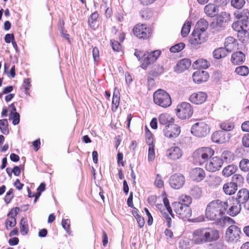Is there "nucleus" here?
Returning <instances> with one entry per match:
<instances>
[{
    "label": "nucleus",
    "mask_w": 249,
    "mask_h": 249,
    "mask_svg": "<svg viewBox=\"0 0 249 249\" xmlns=\"http://www.w3.org/2000/svg\"><path fill=\"white\" fill-rule=\"evenodd\" d=\"M160 53L161 52L160 50L144 52L136 49L134 55L141 63V68L145 70L149 65L153 64L157 60Z\"/></svg>",
    "instance_id": "nucleus-3"
},
{
    "label": "nucleus",
    "mask_w": 249,
    "mask_h": 249,
    "mask_svg": "<svg viewBox=\"0 0 249 249\" xmlns=\"http://www.w3.org/2000/svg\"><path fill=\"white\" fill-rule=\"evenodd\" d=\"M133 33L137 37L144 39L151 36V29L147 28L146 24H138L134 28Z\"/></svg>",
    "instance_id": "nucleus-13"
},
{
    "label": "nucleus",
    "mask_w": 249,
    "mask_h": 249,
    "mask_svg": "<svg viewBox=\"0 0 249 249\" xmlns=\"http://www.w3.org/2000/svg\"><path fill=\"white\" fill-rule=\"evenodd\" d=\"M180 131V127L174 124L166 125L163 129L164 136L169 138H175L178 137Z\"/></svg>",
    "instance_id": "nucleus-14"
},
{
    "label": "nucleus",
    "mask_w": 249,
    "mask_h": 249,
    "mask_svg": "<svg viewBox=\"0 0 249 249\" xmlns=\"http://www.w3.org/2000/svg\"><path fill=\"white\" fill-rule=\"evenodd\" d=\"M209 75L206 71H202L200 72H195L194 73L193 77L194 81L199 84L202 83L203 81H206L208 78Z\"/></svg>",
    "instance_id": "nucleus-28"
},
{
    "label": "nucleus",
    "mask_w": 249,
    "mask_h": 249,
    "mask_svg": "<svg viewBox=\"0 0 249 249\" xmlns=\"http://www.w3.org/2000/svg\"><path fill=\"white\" fill-rule=\"evenodd\" d=\"M179 202L184 203L183 205L189 206L192 203V199L191 197L187 195H182L179 197Z\"/></svg>",
    "instance_id": "nucleus-48"
},
{
    "label": "nucleus",
    "mask_w": 249,
    "mask_h": 249,
    "mask_svg": "<svg viewBox=\"0 0 249 249\" xmlns=\"http://www.w3.org/2000/svg\"><path fill=\"white\" fill-rule=\"evenodd\" d=\"M220 127L222 130L228 131L232 130L233 128L234 124L231 122H226L222 123L220 124Z\"/></svg>",
    "instance_id": "nucleus-50"
},
{
    "label": "nucleus",
    "mask_w": 249,
    "mask_h": 249,
    "mask_svg": "<svg viewBox=\"0 0 249 249\" xmlns=\"http://www.w3.org/2000/svg\"><path fill=\"white\" fill-rule=\"evenodd\" d=\"M191 178L196 181L199 182L203 179L205 177L204 170L201 168H196L192 170L190 172Z\"/></svg>",
    "instance_id": "nucleus-22"
},
{
    "label": "nucleus",
    "mask_w": 249,
    "mask_h": 249,
    "mask_svg": "<svg viewBox=\"0 0 249 249\" xmlns=\"http://www.w3.org/2000/svg\"><path fill=\"white\" fill-rule=\"evenodd\" d=\"M208 27V22L204 19H199L195 27V30L203 32V33H207L206 30Z\"/></svg>",
    "instance_id": "nucleus-33"
},
{
    "label": "nucleus",
    "mask_w": 249,
    "mask_h": 249,
    "mask_svg": "<svg viewBox=\"0 0 249 249\" xmlns=\"http://www.w3.org/2000/svg\"><path fill=\"white\" fill-rule=\"evenodd\" d=\"M214 154L213 150L210 147H201L196 150L193 155L195 162L200 165L205 162Z\"/></svg>",
    "instance_id": "nucleus-5"
},
{
    "label": "nucleus",
    "mask_w": 249,
    "mask_h": 249,
    "mask_svg": "<svg viewBox=\"0 0 249 249\" xmlns=\"http://www.w3.org/2000/svg\"><path fill=\"white\" fill-rule=\"evenodd\" d=\"M154 103L162 107H168L172 104V100L168 93L162 89L156 90L153 94Z\"/></svg>",
    "instance_id": "nucleus-4"
},
{
    "label": "nucleus",
    "mask_w": 249,
    "mask_h": 249,
    "mask_svg": "<svg viewBox=\"0 0 249 249\" xmlns=\"http://www.w3.org/2000/svg\"><path fill=\"white\" fill-rule=\"evenodd\" d=\"M237 43L235 39L232 36L227 37L225 40L224 47L226 51L231 53L236 47Z\"/></svg>",
    "instance_id": "nucleus-26"
},
{
    "label": "nucleus",
    "mask_w": 249,
    "mask_h": 249,
    "mask_svg": "<svg viewBox=\"0 0 249 249\" xmlns=\"http://www.w3.org/2000/svg\"><path fill=\"white\" fill-rule=\"evenodd\" d=\"M229 53L223 47L218 48L215 49L213 52V56L214 58L219 59L226 57Z\"/></svg>",
    "instance_id": "nucleus-32"
},
{
    "label": "nucleus",
    "mask_w": 249,
    "mask_h": 249,
    "mask_svg": "<svg viewBox=\"0 0 249 249\" xmlns=\"http://www.w3.org/2000/svg\"><path fill=\"white\" fill-rule=\"evenodd\" d=\"M235 72L240 76H246L249 73V68L245 65L238 66L236 68Z\"/></svg>",
    "instance_id": "nucleus-36"
},
{
    "label": "nucleus",
    "mask_w": 249,
    "mask_h": 249,
    "mask_svg": "<svg viewBox=\"0 0 249 249\" xmlns=\"http://www.w3.org/2000/svg\"><path fill=\"white\" fill-rule=\"evenodd\" d=\"M245 60L246 55L241 51H236L231 54V62L234 65L242 64Z\"/></svg>",
    "instance_id": "nucleus-19"
},
{
    "label": "nucleus",
    "mask_w": 249,
    "mask_h": 249,
    "mask_svg": "<svg viewBox=\"0 0 249 249\" xmlns=\"http://www.w3.org/2000/svg\"><path fill=\"white\" fill-rule=\"evenodd\" d=\"M223 190L226 195H231L237 190L236 183L232 182L226 183L223 185Z\"/></svg>",
    "instance_id": "nucleus-27"
},
{
    "label": "nucleus",
    "mask_w": 249,
    "mask_h": 249,
    "mask_svg": "<svg viewBox=\"0 0 249 249\" xmlns=\"http://www.w3.org/2000/svg\"><path fill=\"white\" fill-rule=\"evenodd\" d=\"M0 129L1 133L4 135H7L9 133L8 128V121L7 119L0 120Z\"/></svg>",
    "instance_id": "nucleus-40"
},
{
    "label": "nucleus",
    "mask_w": 249,
    "mask_h": 249,
    "mask_svg": "<svg viewBox=\"0 0 249 249\" xmlns=\"http://www.w3.org/2000/svg\"><path fill=\"white\" fill-rule=\"evenodd\" d=\"M27 191H28V196L29 197H32L35 196V198L34 202L36 203V202L37 199L40 196V193H37L35 194V193H32V192L31 191V190H30L29 187L27 188Z\"/></svg>",
    "instance_id": "nucleus-61"
},
{
    "label": "nucleus",
    "mask_w": 249,
    "mask_h": 249,
    "mask_svg": "<svg viewBox=\"0 0 249 249\" xmlns=\"http://www.w3.org/2000/svg\"><path fill=\"white\" fill-rule=\"evenodd\" d=\"M163 202L164 205L166 209V210L168 212L171 214V215L174 217V215L172 213V210L170 206V203L168 199L166 197H164L163 199Z\"/></svg>",
    "instance_id": "nucleus-56"
},
{
    "label": "nucleus",
    "mask_w": 249,
    "mask_h": 249,
    "mask_svg": "<svg viewBox=\"0 0 249 249\" xmlns=\"http://www.w3.org/2000/svg\"><path fill=\"white\" fill-rule=\"evenodd\" d=\"M148 146V160L152 161L155 158V146L154 144H149Z\"/></svg>",
    "instance_id": "nucleus-47"
},
{
    "label": "nucleus",
    "mask_w": 249,
    "mask_h": 249,
    "mask_svg": "<svg viewBox=\"0 0 249 249\" xmlns=\"http://www.w3.org/2000/svg\"><path fill=\"white\" fill-rule=\"evenodd\" d=\"M120 103V93L118 90L117 91L116 88L115 89L113 95L112 105V110L113 111H115Z\"/></svg>",
    "instance_id": "nucleus-34"
},
{
    "label": "nucleus",
    "mask_w": 249,
    "mask_h": 249,
    "mask_svg": "<svg viewBox=\"0 0 249 249\" xmlns=\"http://www.w3.org/2000/svg\"><path fill=\"white\" fill-rule=\"evenodd\" d=\"M191 23L189 21H186L183 25L181 30V35L183 37L187 36L190 31Z\"/></svg>",
    "instance_id": "nucleus-42"
},
{
    "label": "nucleus",
    "mask_w": 249,
    "mask_h": 249,
    "mask_svg": "<svg viewBox=\"0 0 249 249\" xmlns=\"http://www.w3.org/2000/svg\"><path fill=\"white\" fill-rule=\"evenodd\" d=\"M239 168L241 171L247 172L249 171V160L247 159H242L239 163Z\"/></svg>",
    "instance_id": "nucleus-41"
},
{
    "label": "nucleus",
    "mask_w": 249,
    "mask_h": 249,
    "mask_svg": "<svg viewBox=\"0 0 249 249\" xmlns=\"http://www.w3.org/2000/svg\"><path fill=\"white\" fill-rule=\"evenodd\" d=\"M163 206L162 204L158 205V208L160 211V212L163 216L166 219V225L168 228L171 227V222L172 219L168 216V214L166 212H163L161 210L162 208H163Z\"/></svg>",
    "instance_id": "nucleus-43"
},
{
    "label": "nucleus",
    "mask_w": 249,
    "mask_h": 249,
    "mask_svg": "<svg viewBox=\"0 0 249 249\" xmlns=\"http://www.w3.org/2000/svg\"><path fill=\"white\" fill-rule=\"evenodd\" d=\"M31 86V80L30 78L25 79L24 80L23 84L22 85V87L25 89V91L26 94L28 93V92Z\"/></svg>",
    "instance_id": "nucleus-58"
},
{
    "label": "nucleus",
    "mask_w": 249,
    "mask_h": 249,
    "mask_svg": "<svg viewBox=\"0 0 249 249\" xmlns=\"http://www.w3.org/2000/svg\"><path fill=\"white\" fill-rule=\"evenodd\" d=\"M185 47V44L182 42L178 43L170 48V51L172 53L179 52Z\"/></svg>",
    "instance_id": "nucleus-45"
},
{
    "label": "nucleus",
    "mask_w": 249,
    "mask_h": 249,
    "mask_svg": "<svg viewBox=\"0 0 249 249\" xmlns=\"http://www.w3.org/2000/svg\"><path fill=\"white\" fill-rule=\"evenodd\" d=\"M185 182V177L181 174H174L169 179L171 187L175 189H179L183 187Z\"/></svg>",
    "instance_id": "nucleus-15"
},
{
    "label": "nucleus",
    "mask_w": 249,
    "mask_h": 249,
    "mask_svg": "<svg viewBox=\"0 0 249 249\" xmlns=\"http://www.w3.org/2000/svg\"><path fill=\"white\" fill-rule=\"evenodd\" d=\"M222 182V179L220 177L213 176L210 177L209 181V185L212 187L218 186Z\"/></svg>",
    "instance_id": "nucleus-38"
},
{
    "label": "nucleus",
    "mask_w": 249,
    "mask_h": 249,
    "mask_svg": "<svg viewBox=\"0 0 249 249\" xmlns=\"http://www.w3.org/2000/svg\"><path fill=\"white\" fill-rule=\"evenodd\" d=\"M207 33H203V32L194 29L192 33L190 42L194 46V47H196L197 45L205 42L207 40Z\"/></svg>",
    "instance_id": "nucleus-11"
},
{
    "label": "nucleus",
    "mask_w": 249,
    "mask_h": 249,
    "mask_svg": "<svg viewBox=\"0 0 249 249\" xmlns=\"http://www.w3.org/2000/svg\"><path fill=\"white\" fill-rule=\"evenodd\" d=\"M244 180V178L241 175L235 174L232 177V182L236 183L237 186L238 184L240 185L242 184Z\"/></svg>",
    "instance_id": "nucleus-53"
},
{
    "label": "nucleus",
    "mask_w": 249,
    "mask_h": 249,
    "mask_svg": "<svg viewBox=\"0 0 249 249\" xmlns=\"http://www.w3.org/2000/svg\"><path fill=\"white\" fill-rule=\"evenodd\" d=\"M242 141L244 147H249V133L246 134L244 135Z\"/></svg>",
    "instance_id": "nucleus-60"
},
{
    "label": "nucleus",
    "mask_w": 249,
    "mask_h": 249,
    "mask_svg": "<svg viewBox=\"0 0 249 249\" xmlns=\"http://www.w3.org/2000/svg\"><path fill=\"white\" fill-rule=\"evenodd\" d=\"M135 216V217L137 219V221L138 222V223L139 224V227L140 228H142L144 225V218L142 217L141 216H140V215H139L138 214H137Z\"/></svg>",
    "instance_id": "nucleus-63"
},
{
    "label": "nucleus",
    "mask_w": 249,
    "mask_h": 249,
    "mask_svg": "<svg viewBox=\"0 0 249 249\" xmlns=\"http://www.w3.org/2000/svg\"><path fill=\"white\" fill-rule=\"evenodd\" d=\"M225 135L223 131H215L212 136V140L216 143H223L226 141Z\"/></svg>",
    "instance_id": "nucleus-29"
},
{
    "label": "nucleus",
    "mask_w": 249,
    "mask_h": 249,
    "mask_svg": "<svg viewBox=\"0 0 249 249\" xmlns=\"http://www.w3.org/2000/svg\"><path fill=\"white\" fill-rule=\"evenodd\" d=\"M62 226L68 234H71L70 220L69 219H62Z\"/></svg>",
    "instance_id": "nucleus-52"
},
{
    "label": "nucleus",
    "mask_w": 249,
    "mask_h": 249,
    "mask_svg": "<svg viewBox=\"0 0 249 249\" xmlns=\"http://www.w3.org/2000/svg\"><path fill=\"white\" fill-rule=\"evenodd\" d=\"M228 200H232V204L228 207L229 210H227V213L231 216H234L240 213L242 205L236 204L233 197Z\"/></svg>",
    "instance_id": "nucleus-23"
},
{
    "label": "nucleus",
    "mask_w": 249,
    "mask_h": 249,
    "mask_svg": "<svg viewBox=\"0 0 249 249\" xmlns=\"http://www.w3.org/2000/svg\"><path fill=\"white\" fill-rule=\"evenodd\" d=\"M223 164V160L222 159L215 157L210 159L206 163L205 167L207 170L213 172L219 170Z\"/></svg>",
    "instance_id": "nucleus-16"
},
{
    "label": "nucleus",
    "mask_w": 249,
    "mask_h": 249,
    "mask_svg": "<svg viewBox=\"0 0 249 249\" xmlns=\"http://www.w3.org/2000/svg\"><path fill=\"white\" fill-rule=\"evenodd\" d=\"M99 17L97 12L92 13L88 19L89 24L90 27H94V23L96 21Z\"/></svg>",
    "instance_id": "nucleus-51"
},
{
    "label": "nucleus",
    "mask_w": 249,
    "mask_h": 249,
    "mask_svg": "<svg viewBox=\"0 0 249 249\" xmlns=\"http://www.w3.org/2000/svg\"><path fill=\"white\" fill-rule=\"evenodd\" d=\"M219 237V232L216 229L210 227L201 228L193 231L192 240L195 244L201 245L215 241Z\"/></svg>",
    "instance_id": "nucleus-2"
},
{
    "label": "nucleus",
    "mask_w": 249,
    "mask_h": 249,
    "mask_svg": "<svg viewBox=\"0 0 249 249\" xmlns=\"http://www.w3.org/2000/svg\"><path fill=\"white\" fill-rule=\"evenodd\" d=\"M207 97V94L203 92H198L193 93L190 97V101L196 105L203 103Z\"/></svg>",
    "instance_id": "nucleus-21"
},
{
    "label": "nucleus",
    "mask_w": 249,
    "mask_h": 249,
    "mask_svg": "<svg viewBox=\"0 0 249 249\" xmlns=\"http://www.w3.org/2000/svg\"><path fill=\"white\" fill-rule=\"evenodd\" d=\"M174 212L181 219L188 218L192 215V210L189 206L184 205L180 202H175L172 204Z\"/></svg>",
    "instance_id": "nucleus-7"
},
{
    "label": "nucleus",
    "mask_w": 249,
    "mask_h": 249,
    "mask_svg": "<svg viewBox=\"0 0 249 249\" xmlns=\"http://www.w3.org/2000/svg\"><path fill=\"white\" fill-rule=\"evenodd\" d=\"M231 5L237 9H241L245 3V0H231Z\"/></svg>",
    "instance_id": "nucleus-49"
},
{
    "label": "nucleus",
    "mask_w": 249,
    "mask_h": 249,
    "mask_svg": "<svg viewBox=\"0 0 249 249\" xmlns=\"http://www.w3.org/2000/svg\"><path fill=\"white\" fill-rule=\"evenodd\" d=\"M241 231L240 229L235 225H231L227 229L225 237L229 242H236L239 239Z\"/></svg>",
    "instance_id": "nucleus-9"
},
{
    "label": "nucleus",
    "mask_w": 249,
    "mask_h": 249,
    "mask_svg": "<svg viewBox=\"0 0 249 249\" xmlns=\"http://www.w3.org/2000/svg\"><path fill=\"white\" fill-rule=\"evenodd\" d=\"M14 39V36L12 34H7L4 37V40L6 43H9L12 42Z\"/></svg>",
    "instance_id": "nucleus-64"
},
{
    "label": "nucleus",
    "mask_w": 249,
    "mask_h": 249,
    "mask_svg": "<svg viewBox=\"0 0 249 249\" xmlns=\"http://www.w3.org/2000/svg\"><path fill=\"white\" fill-rule=\"evenodd\" d=\"M111 45L112 46V49L117 52H119L121 50V46L120 43L114 40H111L110 41Z\"/></svg>",
    "instance_id": "nucleus-55"
},
{
    "label": "nucleus",
    "mask_w": 249,
    "mask_h": 249,
    "mask_svg": "<svg viewBox=\"0 0 249 249\" xmlns=\"http://www.w3.org/2000/svg\"><path fill=\"white\" fill-rule=\"evenodd\" d=\"M145 136L147 143L149 144H153V138L152 134L151 132L148 129V128L146 127L145 129Z\"/></svg>",
    "instance_id": "nucleus-54"
},
{
    "label": "nucleus",
    "mask_w": 249,
    "mask_h": 249,
    "mask_svg": "<svg viewBox=\"0 0 249 249\" xmlns=\"http://www.w3.org/2000/svg\"><path fill=\"white\" fill-rule=\"evenodd\" d=\"M237 37L243 43H246L249 40V32L247 31L246 28L240 31L239 33H237Z\"/></svg>",
    "instance_id": "nucleus-35"
},
{
    "label": "nucleus",
    "mask_w": 249,
    "mask_h": 249,
    "mask_svg": "<svg viewBox=\"0 0 249 249\" xmlns=\"http://www.w3.org/2000/svg\"><path fill=\"white\" fill-rule=\"evenodd\" d=\"M232 204L231 200H227L225 202L219 199L213 200L208 203L206 207V217L210 220L219 221L220 222L222 220L223 223H233L234 221L231 218L223 216L228 207Z\"/></svg>",
    "instance_id": "nucleus-1"
},
{
    "label": "nucleus",
    "mask_w": 249,
    "mask_h": 249,
    "mask_svg": "<svg viewBox=\"0 0 249 249\" xmlns=\"http://www.w3.org/2000/svg\"><path fill=\"white\" fill-rule=\"evenodd\" d=\"M248 26H243V24H242L241 22L237 21L236 22H234L232 24V29L237 32V33H239L240 31L242 30H244L245 29L247 28Z\"/></svg>",
    "instance_id": "nucleus-46"
},
{
    "label": "nucleus",
    "mask_w": 249,
    "mask_h": 249,
    "mask_svg": "<svg viewBox=\"0 0 249 249\" xmlns=\"http://www.w3.org/2000/svg\"><path fill=\"white\" fill-rule=\"evenodd\" d=\"M230 20L229 13L226 12H222L216 18V20L211 24V27L214 32H219L224 30L226 24Z\"/></svg>",
    "instance_id": "nucleus-6"
},
{
    "label": "nucleus",
    "mask_w": 249,
    "mask_h": 249,
    "mask_svg": "<svg viewBox=\"0 0 249 249\" xmlns=\"http://www.w3.org/2000/svg\"><path fill=\"white\" fill-rule=\"evenodd\" d=\"M92 56L95 62L98 61L99 58V52L97 47H94L92 50Z\"/></svg>",
    "instance_id": "nucleus-62"
},
{
    "label": "nucleus",
    "mask_w": 249,
    "mask_h": 249,
    "mask_svg": "<svg viewBox=\"0 0 249 249\" xmlns=\"http://www.w3.org/2000/svg\"><path fill=\"white\" fill-rule=\"evenodd\" d=\"M18 211L19 208L16 207L14 209L11 210L8 213L7 215L10 217L9 219H7L5 222V227L7 230H9L8 227H14L16 225L17 222L15 216L18 214Z\"/></svg>",
    "instance_id": "nucleus-18"
},
{
    "label": "nucleus",
    "mask_w": 249,
    "mask_h": 249,
    "mask_svg": "<svg viewBox=\"0 0 249 249\" xmlns=\"http://www.w3.org/2000/svg\"><path fill=\"white\" fill-rule=\"evenodd\" d=\"M155 185L159 188H161L163 186V181L161 179V176L158 174L155 180Z\"/></svg>",
    "instance_id": "nucleus-57"
},
{
    "label": "nucleus",
    "mask_w": 249,
    "mask_h": 249,
    "mask_svg": "<svg viewBox=\"0 0 249 249\" xmlns=\"http://www.w3.org/2000/svg\"><path fill=\"white\" fill-rule=\"evenodd\" d=\"M210 66V63L207 60L202 58L197 59L193 64V67L195 69H206Z\"/></svg>",
    "instance_id": "nucleus-30"
},
{
    "label": "nucleus",
    "mask_w": 249,
    "mask_h": 249,
    "mask_svg": "<svg viewBox=\"0 0 249 249\" xmlns=\"http://www.w3.org/2000/svg\"><path fill=\"white\" fill-rule=\"evenodd\" d=\"M190 195L195 198L197 199L201 197L202 191L198 186H194L191 187L190 191Z\"/></svg>",
    "instance_id": "nucleus-37"
},
{
    "label": "nucleus",
    "mask_w": 249,
    "mask_h": 249,
    "mask_svg": "<svg viewBox=\"0 0 249 249\" xmlns=\"http://www.w3.org/2000/svg\"><path fill=\"white\" fill-rule=\"evenodd\" d=\"M20 231L23 234H26L28 231V225L27 221L24 218H22L20 222Z\"/></svg>",
    "instance_id": "nucleus-39"
},
{
    "label": "nucleus",
    "mask_w": 249,
    "mask_h": 249,
    "mask_svg": "<svg viewBox=\"0 0 249 249\" xmlns=\"http://www.w3.org/2000/svg\"><path fill=\"white\" fill-rule=\"evenodd\" d=\"M166 156L169 159L177 160L182 156V152L178 146L172 147L166 150Z\"/></svg>",
    "instance_id": "nucleus-20"
},
{
    "label": "nucleus",
    "mask_w": 249,
    "mask_h": 249,
    "mask_svg": "<svg viewBox=\"0 0 249 249\" xmlns=\"http://www.w3.org/2000/svg\"><path fill=\"white\" fill-rule=\"evenodd\" d=\"M191 65V61L189 59L184 58L179 61L177 64L176 71L181 72L189 68Z\"/></svg>",
    "instance_id": "nucleus-25"
},
{
    "label": "nucleus",
    "mask_w": 249,
    "mask_h": 249,
    "mask_svg": "<svg viewBox=\"0 0 249 249\" xmlns=\"http://www.w3.org/2000/svg\"><path fill=\"white\" fill-rule=\"evenodd\" d=\"M191 132L198 137H205L209 133V128L204 122L196 123L192 126Z\"/></svg>",
    "instance_id": "nucleus-10"
},
{
    "label": "nucleus",
    "mask_w": 249,
    "mask_h": 249,
    "mask_svg": "<svg viewBox=\"0 0 249 249\" xmlns=\"http://www.w3.org/2000/svg\"><path fill=\"white\" fill-rule=\"evenodd\" d=\"M159 122L161 124H166L168 122V116L166 114H161L159 117Z\"/></svg>",
    "instance_id": "nucleus-59"
},
{
    "label": "nucleus",
    "mask_w": 249,
    "mask_h": 249,
    "mask_svg": "<svg viewBox=\"0 0 249 249\" xmlns=\"http://www.w3.org/2000/svg\"><path fill=\"white\" fill-rule=\"evenodd\" d=\"M237 170V167L234 164H230L225 167L222 171V175L225 177H229L233 174Z\"/></svg>",
    "instance_id": "nucleus-31"
},
{
    "label": "nucleus",
    "mask_w": 249,
    "mask_h": 249,
    "mask_svg": "<svg viewBox=\"0 0 249 249\" xmlns=\"http://www.w3.org/2000/svg\"><path fill=\"white\" fill-rule=\"evenodd\" d=\"M236 204L243 205L244 208L249 210V192L246 189L240 190L234 199Z\"/></svg>",
    "instance_id": "nucleus-12"
},
{
    "label": "nucleus",
    "mask_w": 249,
    "mask_h": 249,
    "mask_svg": "<svg viewBox=\"0 0 249 249\" xmlns=\"http://www.w3.org/2000/svg\"><path fill=\"white\" fill-rule=\"evenodd\" d=\"M218 11V6L214 4L209 3L204 7L205 13L210 17L215 16L217 15Z\"/></svg>",
    "instance_id": "nucleus-24"
},
{
    "label": "nucleus",
    "mask_w": 249,
    "mask_h": 249,
    "mask_svg": "<svg viewBox=\"0 0 249 249\" xmlns=\"http://www.w3.org/2000/svg\"><path fill=\"white\" fill-rule=\"evenodd\" d=\"M176 110L177 115L181 119H189L193 113L191 105L187 102H182L178 104Z\"/></svg>",
    "instance_id": "nucleus-8"
},
{
    "label": "nucleus",
    "mask_w": 249,
    "mask_h": 249,
    "mask_svg": "<svg viewBox=\"0 0 249 249\" xmlns=\"http://www.w3.org/2000/svg\"><path fill=\"white\" fill-rule=\"evenodd\" d=\"M234 15L238 21L243 24V26H248L249 24V10L248 9H244L242 11H237L234 13Z\"/></svg>",
    "instance_id": "nucleus-17"
},
{
    "label": "nucleus",
    "mask_w": 249,
    "mask_h": 249,
    "mask_svg": "<svg viewBox=\"0 0 249 249\" xmlns=\"http://www.w3.org/2000/svg\"><path fill=\"white\" fill-rule=\"evenodd\" d=\"M9 120H12V123L15 125L18 124L20 120L19 113L17 112H11L9 115Z\"/></svg>",
    "instance_id": "nucleus-44"
}]
</instances>
